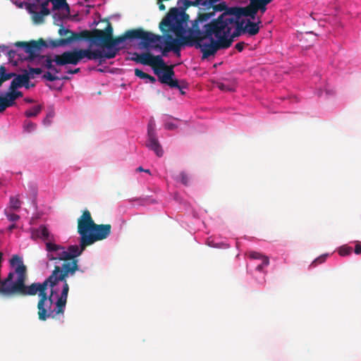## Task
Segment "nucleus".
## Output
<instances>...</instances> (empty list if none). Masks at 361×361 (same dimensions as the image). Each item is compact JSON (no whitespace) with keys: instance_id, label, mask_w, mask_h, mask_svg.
Segmentation results:
<instances>
[{"instance_id":"f257e3e1","label":"nucleus","mask_w":361,"mask_h":361,"mask_svg":"<svg viewBox=\"0 0 361 361\" xmlns=\"http://www.w3.org/2000/svg\"><path fill=\"white\" fill-rule=\"evenodd\" d=\"M11 264L16 267L15 272H10L4 279L1 288V293L4 295H19L22 296L35 295L38 294L37 314L41 321L48 318L56 319L58 315L63 314L67 302L69 286L67 282H63V288L58 298L54 308L53 307V295L55 293L54 288L61 280L56 278L50 279V276L42 283H33L30 286L25 285L27 279V268L20 257L16 255L11 259Z\"/></svg>"},{"instance_id":"f03ea898","label":"nucleus","mask_w":361,"mask_h":361,"mask_svg":"<svg viewBox=\"0 0 361 361\" xmlns=\"http://www.w3.org/2000/svg\"><path fill=\"white\" fill-rule=\"evenodd\" d=\"M214 16V12L200 13L197 18L192 22L195 31L198 35H203L202 39L214 37L230 47L237 37L233 34L238 21H236L230 11L224 12L216 18L209 20Z\"/></svg>"},{"instance_id":"7ed1b4c3","label":"nucleus","mask_w":361,"mask_h":361,"mask_svg":"<svg viewBox=\"0 0 361 361\" xmlns=\"http://www.w3.org/2000/svg\"><path fill=\"white\" fill-rule=\"evenodd\" d=\"M163 23L164 20L162 19L159 25L162 35L144 30V32L148 35V39L138 38L141 40L140 44L147 49L160 50L164 56H166L170 51H173L179 56L181 48L188 44L190 37H186V32L183 30H177V27L168 22L165 25H163Z\"/></svg>"},{"instance_id":"20e7f679","label":"nucleus","mask_w":361,"mask_h":361,"mask_svg":"<svg viewBox=\"0 0 361 361\" xmlns=\"http://www.w3.org/2000/svg\"><path fill=\"white\" fill-rule=\"evenodd\" d=\"M148 35L144 32L142 28L132 29L126 31L122 35L114 37L113 27L110 23L107 25L104 30L94 29L90 30L89 38L90 41L97 46L106 48L107 51H101V56L99 58V64H102L106 59H111L116 57L121 49L118 46L126 41L127 39H135L137 38H143L148 39Z\"/></svg>"},{"instance_id":"39448f33","label":"nucleus","mask_w":361,"mask_h":361,"mask_svg":"<svg viewBox=\"0 0 361 361\" xmlns=\"http://www.w3.org/2000/svg\"><path fill=\"white\" fill-rule=\"evenodd\" d=\"M59 35L64 38L47 40L39 38L38 40H30V42H17L15 43V46L23 48L25 52H29L31 54L30 58L32 59L35 56L36 52L43 47L56 48L65 46L75 40H87L90 30H85L80 32H74L61 26L59 30Z\"/></svg>"},{"instance_id":"423d86ee","label":"nucleus","mask_w":361,"mask_h":361,"mask_svg":"<svg viewBox=\"0 0 361 361\" xmlns=\"http://www.w3.org/2000/svg\"><path fill=\"white\" fill-rule=\"evenodd\" d=\"M89 246L87 243L83 241V237L80 236V245H70L66 250L61 252L60 264H56L54 270L50 274V279L54 278L61 280V282H67L66 278L68 276H73L77 270L79 269L78 260L76 259L81 255L86 247Z\"/></svg>"},{"instance_id":"0eeeda50","label":"nucleus","mask_w":361,"mask_h":361,"mask_svg":"<svg viewBox=\"0 0 361 361\" xmlns=\"http://www.w3.org/2000/svg\"><path fill=\"white\" fill-rule=\"evenodd\" d=\"M110 224H97L89 210L85 209L78 219V233L83 237L85 243L90 245L106 239L111 233Z\"/></svg>"},{"instance_id":"6e6552de","label":"nucleus","mask_w":361,"mask_h":361,"mask_svg":"<svg viewBox=\"0 0 361 361\" xmlns=\"http://www.w3.org/2000/svg\"><path fill=\"white\" fill-rule=\"evenodd\" d=\"M188 35L186 37H190L188 44L186 46H195L197 49H200L202 53V59H207L210 56H214L218 50L225 49L229 48L221 42L214 39V37H208L210 39V43L202 44V41L205 39H202L203 35H198L195 31V25L192 24L191 27L188 28Z\"/></svg>"},{"instance_id":"1a4fd4ad","label":"nucleus","mask_w":361,"mask_h":361,"mask_svg":"<svg viewBox=\"0 0 361 361\" xmlns=\"http://www.w3.org/2000/svg\"><path fill=\"white\" fill-rule=\"evenodd\" d=\"M140 64L149 66L160 82H167L171 75H175L173 66H168L161 56H154L149 52L141 54Z\"/></svg>"},{"instance_id":"9d476101","label":"nucleus","mask_w":361,"mask_h":361,"mask_svg":"<svg viewBox=\"0 0 361 361\" xmlns=\"http://www.w3.org/2000/svg\"><path fill=\"white\" fill-rule=\"evenodd\" d=\"M100 56L99 49L92 51L89 49H75L72 51H64L61 54L54 55V62L57 66L77 65L84 58L89 60H97L99 59Z\"/></svg>"},{"instance_id":"9b49d317","label":"nucleus","mask_w":361,"mask_h":361,"mask_svg":"<svg viewBox=\"0 0 361 361\" xmlns=\"http://www.w3.org/2000/svg\"><path fill=\"white\" fill-rule=\"evenodd\" d=\"M261 24V17H257L255 20L246 19L238 21L233 36L238 37L243 34L255 36L259 32Z\"/></svg>"},{"instance_id":"f8f14e48","label":"nucleus","mask_w":361,"mask_h":361,"mask_svg":"<svg viewBox=\"0 0 361 361\" xmlns=\"http://www.w3.org/2000/svg\"><path fill=\"white\" fill-rule=\"evenodd\" d=\"M229 10L236 21L246 19L255 20L258 17L253 0H250V4L245 7H231Z\"/></svg>"},{"instance_id":"ddd939ff","label":"nucleus","mask_w":361,"mask_h":361,"mask_svg":"<svg viewBox=\"0 0 361 361\" xmlns=\"http://www.w3.org/2000/svg\"><path fill=\"white\" fill-rule=\"evenodd\" d=\"M47 258L49 261H55L56 264H60L61 260V252L63 251V247L61 245H57L49 240L45 243Z\"/></svg>"},{"instance_id":"4468645a","label":"nucleus","mask_w":361,"mask_h":361,"mask_svg":"<svg viewBox=\"0 0 361 361\" xmlns=\"http://www.w3.org/2000/svg\"><path fill=\"white\" fill-rule=\"evenodd\" d=\"M42 49L37 51L35 54V56L32 59L30 58L31 54L29 52H25L28 55L25 59L28 61H33L35 59H37V63L39 64L50 70V68H53L52 63L54 62V57L51 58L49 55H40L39 52Z\"/></svg>"},{"instance_id":"2eb2a0df","label":"nucleus","mask_w":361,"mask_h":361,"mask_svg":"<svg viewBox=\"0 0 361 361\" xmlns=\"http://www.w3.org/2000/svg\"><path fill=\"white\" fill-rule=\"evenodd\" d=\"M14 78L11 82L8 90H17L19 87H23L30 80L28 73L19 74L13 77Z\"/></svg>"},{"instance_id":"dca6fc26","label":"nucleus","mask_w":361,"mask_h":361,"mask_svg":"<svg viewBox=\"0 0 361 361\" xmlns=\"http://www.w3.org/2000/svg\"><path fill=\"white\" fill-rule=\"evenodd\" d=\"M32 238H41L48 242L52 239V236L50 235L48 228L45 226L41 225L39 228L32 231Z\"/></svg>"},{"instance_id":"f3484780","label":"nucleus","mask_w":361,"mask_h":361,"mask_svg":"<svg viewBox=\"0 0 361 361\" xmlns=\"http://www.w3.org/2000/svg\"><path fill=\"white\" fill-rule=\"evenodd\" d=\"M3 97L7 109L10 106H13L16 104V100L23 97V93L17 90H8Z\"/></svg>"},{"instance_id":"a211bd4d","label":"nucleus","mask_w":361,"mask_h":361,"mask_svg":"<svg viewBox=\"0 0 361 361\" xmlns=\"http://www.w3.org/2000/svg\"><path fill=\"white\" fill-rule=\"evenodd\" d=\"M174 75H171L170 76V79L167 82H161L162 84H165L169 85L171 88H177L179 90L181 94H185L184 89L188 87V83L184 80H178L177 79H173V77Z\"/></svg>"},{"instance_id":"6ab92c4d","label":"nucleus","mask_w":361,"mask_h":361,"mask_svg":"<svg viewBox=\"0 0 361 361\" xmlns=\"http://www.w3.org/2000/svg\"><path fill=\"white\" fill-rule=\"evenodd\" d=\"M146 145L150 149L153 150L158 157L163 155V150L156 135H151L150 137H148V142Z\"/></svg>"},{"instance_id":"aec40b11","label":"nucleus","mask_w":361,"mask_h":361,"mask_svg":"<svg viewBox=\"0 0 361 361\" xmlns=\"http://www.w3.org/2000/svg\"><path fill=\"white\" fill-rule=\"evenodd\" d=\"M219 0H215L214 1V2H212V5L210 6H206L205 8V10H209L211 8H212V12H214V14L215 13V12H217V11H219V12H228L230 11V8L231 7H228L227 4H226V2L224 1H222V2H220L219 4H217L216 3L219 1Z\"/></svg>"},{"instance_id":"412c9836","label":"nucleus","mask_w":361,"mask_h":361,"mask_svg":"<svg viewBox=\"0 0 361 361\" xmlns=\"http://www.w3.org/2000/svg\"><path fill=\"white\" fill-rule=\"evenodd\" d=\"M16 75L14 73H6V68L4 66H0V86L3 84L4 82L10 80Z\"/></svg>"},{"instance_id":"4be33fe9","label":"nucleus","mask_w":361,"mask_h":361,"mask_svg":"<svg viewBox=\"0 0 361 361\" xmlns=\"http://www.w3.org/2000/svg\"><path fill=\"white\" fill-rule=\"evenodd\" d=\"M36 8L35 4H29L28 10L29 11L33 14V20L35 23H39L43 22V16L40 12H36L32 10V8Z\"/></svg>"},{"instance_id":"5701e85b","label":"nucleus","mask_w":361,"mask_h":361,"mask_svg":"<svg viewBox=\"0 0 361 361\" xmlns=\"http://www.w3.org/2000/svg\"><path fill=\"white\" fill-rule=\"evenodd\" d=\"M51 3L53 4L54 10L66 8L69 11L70 8L68 4L66 3V0H53Z\"/></svg>"},{"instance_id":"b1692460","label":"nucleus","mask_w":361,"mask_h":361,"mask_svg":"<svg viewBox=\"0 0 361 361\" xmlns=\"http://www.w3.org/2000/svg\"><path fill=\"white\" fill-rule=\"evenodd\" d=\"M257 13L260 12L263 15L267 11V6L271 2L254 1Z\"/></svg>"},{"instance_id":"393cba45","label":"nucleus","mask_w":361,"mask_h":361,"mask_svg":"<svg viewBox=\"0 0 361 361\" xmlns=\"http://www.w3.org/2000/svg\"><path fill=\"white\" fill-rule=\"evenodd\" d=\"M42 111V106L41 105H37L32 109L27 110L25 112V115L30 118V117H35L37 116Z\"/></svg>"},{"instance_id":"a878e982","label":"nucleus","mask_w":361,"mask_h":361,"mask_svg":"<svg viewBox=\"0 0 361 361\" xmlns=\"http://www.w3.org/2000/svg\"><path fill=\"white\" fill-rule=\"evenodd\" d=\"M42 78L48 81H55V80H61V79H68V77H62V78H60L59 76H56L55 75H52L50 72H47L45 73Z\"/></svg>"},{"instance_id":"bb28decb","label":"nucleus","mask_w":361,"mask_h":361,"mask_svg":"<svg viewBox=\"0 0 361 361\" xmlns=\"http://www.w3.org/2000/svg\"><path fill=\"white\" fill-rule=\"evenodd\" d=\"M352 250L353 249L351 247L343 245L339 248L338 253L341 256H346L350 255L352 252Z\"/></svg>"},{"instance_id":"cd10ccee","label":"nucleus","mask_w":361,"mask_h":361,"mask_svg":"<svg viewBox=\"0 0 361 361\" xmlns=\"http://www.w3.org/2000/svg\"><path fill=\"white\" fill-rule=\"evenodd\" d=\"M176 180H179L181 183H183L185 185H188L189 183V178L188 175L183 171L179 174Z\"/></svg>"},{"instance_id":"c85d7f7f","label":"nucleus","mask_w":361,"mask_h":361,"mask_svg":"<svg viewBox=\"0 0 361 361\" xmlns=\"http://www.w3.org/2000/svg\"><path fill=\"white\" fill-rule=\"evenodd\" d=\"M156 135L155 133V123L154 121L151 120L148 123L147 128V135L150 137V135Z\"/></svg>"},{"instance_id":"c756f323","label":"nucleus","mask_w":361,"mask_h":361,"mask_svg":"<svg viewBox=\"0 0 361 361\" xmlns=\"http://www.w3.org/2000/svg\"><path fill=\"white\" fill-rule=\"evenodd\" d=\"M269 264V259L268 257H264L262 263L257 266L256 270L262 271L264 267H267Z\"/></svg>"},{"instance_id":"7c9ffc66","label":"nucleus","mask_w":361,"mask_h":361,"mask_svg":"<svg viewBox=\"0 0 361 361\" xmlns=\"http://www.w3.org/2000/svg\"><path fill=\"white\" fill-rule=\"evenodd\" d=\"M11 207L14 209H18L20 207V202L16 197H11L10 199Z\"/></svg>"},{"instance_id":"2f4dec72","label":"nucleus","mask_w":361,"mask_h":361,"mask_svg":"<svg viewBox=\"0 0 361 361\" xmlns=\"http://www.w3.org/2000/svg\"><path fill=\"white\" fill-rule=\"evenodd\" d=\"M248 255H249V257L251 259H262V260H263V257H266L265 255H263L262 253L258 252H255V251H250V252H249Z\"/></svg>"},{"instance_id":"473e14b6","label":"nucleus","mask_w":361,"mask_h":361,"mask_svg":"<svg viewBox=\"0 0 361 361\" xmlns=\"http://www.w3.org/2000/svg\"><path fill=\"white\" fill-rule=\"evenodd\" d=\"M135 76L141 78V79H146L147 77V73H144L142 71L138 68L135 69Z\"/></svg>"},{"instance_id":"72a5a7b5","label":"nucleus","mask_w":361,"mask_h":361,"mask_svg":"<svg viewBox=\"0 0 361 361\" xmlns=\"http://www.w3.org/2000/svg\"><path fill=\"white\" fill-rule=\"evenodd\" d=\"M6 216L7 219L12 222L17 221L20 219L19 215L14 213H7Z\"/></svg>"},{"instance_id":"f704fd0d","label":"nucleus","mask_w":361,"mask_h":361,"mask_svg":"<svg viewBox=\"0 0 361 361\" xmlns=\"http://www.w3.org/2000/svg\"><path fill=\"white\" fill-rule=\"evenodd\" d=\"M164 128L166 130H172L178 128V126L172 122H166L164 123Z\"/></svg>"},{"instance_id":"c9c22d12","label":"nucleus","mask_w":361,"mask_h":361,"mask_svg":"<svg viewBox=\"0 0 361 361\" xmlns=\"http://www.w3.org/2000/svg\"><path fill=\"white\" fill-rule=\"evenodd\" d=\"M42 72V69L40 68H29V73L28 75H33V74H36V75H39L41 74Z\"/></svg>"},{"instance_id":"e433bc0d","label":"nucleus","mask_w":361,"mask_h":361,"mask_svg":"<svg viewBox=\"0 0 361 361\" xmlns=\"http://www.w3.org/2000/svg\"><path fill=\"white\" fill-rule=\"evenodd\" d=\"M35 128H36V125L32 122H28L27 123H26L25 125V130H27L29 133L34 130L35 129Z\"/></svg>"},{"instance_id":"4c0bfd02","label":"nucleus","mask_w":361,"mask_h":361,"mask_svg":"<svg viewBox=\"0 0 361 361\" xmlns=\"http://www.w3.org/2000/svg\"><path fill=\"white\" fill-rule=\"evenodd\" d=\"M141 58V54H138L137 52H135L133 54V56L131 57V60L137 63H140V59Z\"/></svg>"},{"instance_id":"58836bf2","label":"nucleus","mask_w":361,"mask_h":361,"mask_svg":"<svg viewBox=\"0 0 361 361\" xmlns=\"http://www.w3.org/2000/svg\"><path fill=\"white\" fill-rule=\"evenodd\" d=\"M6 109L4 97L0 96V113H3Z\"/></svg>"},{"instance_id":"ea45409f","label":"nucleus","mask_w":361,"mask_h":361,"mask_svg":"<svg viewBox=\"0 0 361 361\" xmlns=\"http://www.w3.org/2000/svg\"><path fill=\"white\" fill-rule=\"evenodd\" d=\"M327 255H322L319 257H317L314 262H313V264H321L322 262H324L326 258Z\"/></svg>"},{"instance_id":"a19ab883","label":"nucleus","mask_w":361,"mask_h":361,"mask_svg":"<svg viewBox=\"0 0 361 361\" xmlns=\"http://www.w3.org/2000/svg\"><path fill=\"white\" fill-rule=\"evenodd\" d=\"M245 46V43L244 42H240L238 43H237L235 46V48L238 51H242L244 49Z\"/></svg>"},{"instance_id":"79ce46f5","label":"nucleus","mask_w":361,"mask_h":361,"mask_svg":"<svg viewBox=\"0 0 361 361\" xmlns=\"http://www.w3.org/2000/svg\"><path fill=\"white\" fill-rule=\"evenodd\" d=\"M7 55L10 59H13L16 55V51L15 50H8Z\"/></svg>"},{"instance_id":"37998d69","label":"nucleus","mask_w":361,"mask_h":361,"mask_svg":"<svg viewBox=\"0 0 361 361\" xmlns=\"http://www.w3.org/2000/svg\"><path fill=\"white\" fill-rule=\"evenodd\" d=\"M40 13L43 16H46L50 14V11L48 8H41Z\"/></svg>"},{"instance_id":"c03bdc74","label":"nucleus","mask_w":361,"mask_h":361,"mask_svg":"<svg viewBox=\"0 0 361 361\" xmlns=\"http://www.w3.org/2000/svg\"><path fill=\"white\" fill-rule=\"evenodd\" d=\"M218 87L220 90H224V91H231V89L230 87H228L227 85H226L223 83L219 84Z\"/></svg>"},{"instance_id":"a18cd8bd","label":"nucleus","mask_w":361,"mask_h":361,"mask_svg":"<svg viewBox=\"0 0 361 361\" xmlns=\"http://www.w3.org/2000/svg\"><path fill=\"white\" fill-rule=\"evenodd\" d=\"M355 253L356 255H360L361 254V245L359 243L356 244V245H355Z\"/></svg>"},{"instance_id":"49530a36","label":"nucleus","mask_w":361,"mask_h":361,"mask_svg":"<svg viewBox=\"0 0 361 361\" xmlns=\"http://www.w3.org/2000/svg\"><path fill=\"white\" fill-rule=\"evenodd\" d=\"M80 69L79 68H75V69H74V70L68 69V70L67 71V73H68V74H75V73H79V72H80Z\"/></svg>"},{"instance_id":"de8ad7c7","label":"nucleus","mask_w":361,"mask_h":361,"mask_svg":"<svg viewBox=\"0 0 361 361\" xmlns=\"http://www.w3.org/2000/svg\"><path fill=\"white\" fill-rule=\"evenodd\" d=\"M146 79L149 80V81L151 83H154L156 82V78L154 76H152V75H150L149 74H147V77Z\"/></svg>"},{"instance_id":"09e8293b","label":"nucleus","mask_w":361,"mask_h":361,"mask_svg":"<svg viewBox=\"0 0 361 361\" xmlns=\"http://www.w3.org/2000/svg\"><path fill=\"white\" fill-rule=\"evenodd\" d=\"M0 51L2 52H6L8 51V47L6 45H0Z\"/></svg>"},{"instance_id":"8fccbe9b","label":"nucleus","mask_w":361,"mask_h":361,"mask_svg":"<svg viewBox=\"0 0 361 361\" xmlns=\"http://www.w3.org/2000/svg\"><path fill=\"white\" fill-rule=\"evenodd\" d=\"M158 4H159V8L160 11H164L166 9V7L162 2L158 1Z\"/></svg>"},{"instance_id":"3c124183","label":"nucleus","mask_w":361,"mask_h":361,"mask_svg":"<svg viewBox=\"0 0 361 361\" xmlns=\"http://www.w3.org/2000/svg\"><path fill=\"white\" fill-rule=\"evenodd\" d=\"M49 1V0H47V1L42 2L41 4V8H48Z\"/></svg>"},{"instance_id":"603ef678","label":"nucleus","mask_w":361,"mask_h":361,"mask_svg":"<svg viewBox=\"0 0 361 361\" xmlns=\"http://www.w3.org/2000/svg\"><path fill=\"white\" fill-rule=\"evenodd\" d=\"M34 86H35V84H30V80H28V82L23 87H25L27 89H29L30 87H34Z\"/></svg>"},{"instance_id":"864d4df0","label":"nucleus","mask_w":361,"mask_h":361,"mask_svg":"<svg viewBox=\"0 0 361 361\" xmlns=\"http://www.w3.org/2000/svg\"><path fill=\"white\" fill-rule=\"evenodd\" d=\"M50 70L52 71L55 73H59V70L58 68H56L54 65H53V68H50Z\"/></svg>"},{"instance_id":"5fc2aeb1","label":"nucleus","mask_w":361,"mask_h":361,"mask_svg":"<svg viewBox=\"0 0 361 361\" xmlns=\"http://www.w3.org/2000/svg\"><path fill=\"white\" fill-rule=\"evenodd\" d=\"M16 228V225L15 224H11L9 227H8V230L9 231H12L13 229Z\"/></svg>"},{"instance_id":"6e6d98bb","label":"nucleus","mask_w":361,"mask_h":361,"mask_svg":"<svg viewBox=\"0 0 361 361\" xmlns=\"http://www.w3.org/2000/svg\"><path fill=\"white\" fill-rule=\"evenodd\" d=\"M25 101L26 102H27V103H32V102H34V101H33V99H30V98H26V99H25Z\"/></svg>"},{"instance_id":"4d7b16f0","label":"nucleus","mask_w":361,"mask_h":361,"mask_svg":"<svg viewBox=\"0 0 361 361\" xmlns=\"http://www.w3.org/2000/svg\"><path fill=\"white\" fill-rule=\"evenodd\" d=\"M137 171H144L145 169L142 167V166H140L138 167L137 169H136Z\"/></svg>"},{"instance_id":"13d9d810","label":"nucleus","mask_w":361,"mask_h":361,"mask_svg":"<svg viewBox=\"0 0 361 361\" xmlns=\"http://www.w3.org/2000/svg\"><path fill=\"white\" fill-rule=\"evenodd\" d=\"M145 172L147 173H150V171L149 169H145L144 171Z\"/></svg>"},{"instance_id":"bf43d9fd","label":"nucleus","mask_w":361,"mask_h":361,"mask_svg":"<svg viewBox=\"0 0 361 361\" xmlns=\"http://www.w3.org/2000/svg\"><path fill=\"white\" fill-rule=\"evenodd\" d=\"M37 3H39L40 0H35Z\"/></svg>"}]
</instances>
